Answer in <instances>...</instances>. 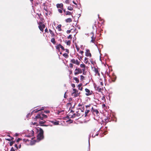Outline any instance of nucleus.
<instances>
[{
	"label": "nucleus",
	"mask_w": 151,
	"mask_h": 151,
	"mask_svg": "<svg viewBox=\"0 0 151 151\" xmlns=\"http://www.w3.org/2000/svg\"><path fill=\"white\" fill-rule=\"evenodd\" d=\"M47 117V115L44 114L43 113H41L40 114H38L35 116V119H39L40 120H43L44 119H46Z\"/></svg>",
	"instance_id": "nucleus-1"
},
{
	"label": "nucleus",
	"mask_w": 151,
	"mask_h": 151,
	"mask_svg": "<svg viewBox=\"0 0 151 151\" xmlns=\"http://www.w3.org/2000/svg\"><path fill=\"white\" fill-rule=\"evenodd\" d=\"M79 109L81 110L77 112L76 116L81 118L84 115V111L81 108H79Z\"/></svg>",
	"instance_id": "nucleus-2"
},
{
	"label": "nucleus",
	"mask_w": 151,
	"mask_h": 151,
	"mask_svg": "<svg viewBox=\"0 0 151 151\" xmlns=\"http://www.w3.org/2000/svg\"><path fill=\"white\" fill-rule=\"evenodd\" d=\"M82 73V69L80 68H78L77 67H76V68L75 69L74 71V74L75 75H76L78 74L79 73Z\"/></svg>",
	"instance_id": "nucleus-3"
},
{
	"label": "nucleus",
	"mask_w": 151,
	"mask_h": 151,
	"mask_svg": "<svg viewBox=\"0 0 151 151\" xmlns=\"http://www.w3.org/2000/svg\"><path fill=\"white\" fill-rule=\"evenodd\" d=\"M70 62L78 65H80V62L78 60H75L74 59H73L71 60Z\"/></svg>",
	"instance_id": "nucleus-4"
},
{
	"label": "nucleus",
	"mask_w": 151,
	"mask_h": 151,
	"mask_svg": "<svg viewBox=\"0 0 151 151\" xmlns=\"http://www.w3.org/2000/svg\"><path fill=\"white\" fill-rule=\"evenodd\" d=\"M85 91L86 92V95L87 96H89L92 94V91H90V90L88 88H85Z\"/></svg>",
	"instance_id": "nucleus-5"
},
{
	"label": "nucleus",
	"mask_w": 151,
	"mask_h": 151,
	"mask_svg": "<svg viewBox=\"0 0 151 151\" xmlns=\"http://www.w3.org/2000/svg\"><path fill=\"white\" fill-rule=\"evenodd\" d=\"M86 52H85V55L87 57H91V55L90 52L89 50L88 49L86 50Z\"/></svg>",
	"instance_id": "nucleus-6"
},
{
	"label": "nucleus",
	"mask_w": 151,
	"mask_h": 151,
	"mask_svg": "<svg viewBox=\"0 0 151 151\" xmlns=\"http://www.w3.org/2000/svg\"><path fill=\"white\" fill-rule=\"evenodd\" d=\"M42 120V121L39 120V125L42 126H48V125L44 124L46 122V121L43 120Z\"/></svg>",
	"instance_id": "nucleus-7"
},
{
	"label": "nucleus",
	"mask_w": 151,
	"mask_h": 151,
	"mask_svg": "<svg viewBox=\"0 0 151 151\" xmlns=\"http://www.w3.org/2000/svg\"><path fill=\"white\" fill-rule=\"evenodd\" d=\"M93 71L95 73V75H97L98 76H100V73L99 72L98 68H96L95 67L93 68Z\"/></svg>",
	"instance_id": "nucleus-8"
},
{
	"label": "nucleus",
	"mask_w": 151,
	"mask_h": 151,
	"mask_svg": "<svg viewBox=\"0 0 151 151\" xmlns=\"http://www.w3.org/2000/svg\"><path fill=\"white\" fill-rule=\"evenodd\" d=\"M73 94H74V96L75 97L77 96H78L79 94L78 93V91H77L76 89L73 88Z\"/></svg>",
	"instance_id": "nucleus-9"
},
{
	"label": "nucleus",
	"mask_w": 151,
	"mask_h": 151,
	"mask_svg": "<svg viewBox=\"0 0 151 151\" xmlns=\"http://www.w3.org/2000/svg\"><path fill=\"white\" fill-rule=\"evenodd\" d=\"M76 116V114L75 113H74L72 115H70V113L67 116V117L68 118H73L75 117Z\"/></svg>",
	"instance_id": "nucleus-10"
},
{
	"label": "nucleus",
	"mask_w": 151,
	"mask_h": 151,
	"mask_svg": "<svg viewBox=\"0 0 151 151\" xmlns=\"http://www.w3.org/2000/svg\"><path fill=\"white\" fill-rule=\"evenodd\" d=\"M56 6L58 8H60L62 9H63V4L62 3L57 4Z\"/></svg>",
	"instance_id": "nucleus-11"
},
{
	"label": "nucleus",
	"mask_w": 151,
	"mask_h": 151,
	"mask_svg": "<svg viewBox=\"0 0 151 151\" xmlns=\"http://www.w3.org/2000/svg\"><path fill=\"white\" fill-rule=\"evenodd\" d=\"M91 111L93 113L95 112L96 115L99 114V112L98 110L94 109L93 107L91 109Z\"/></svg>",
	"instance_id": "nucleus-12"
},
{
	"label": "nucleus",
	"mask_w": 151,
	"mask_h": 151,
	"mask_svg": "<svg viewBox=\"0 0 151 151\" xmlns=\"http://www.w3.org/2000/svg\"><path fill=\"white\" fill-rule=\"evenodd\" d=\"M44 138V136L43 134H38L37 135V139L40 140L43 139Z\"/></svg>",
	"instance_id": "nucleus-13"
},
{
	"label": "nucleus",
	"mask_w": 151,
	"mask_h": 151,
	"mask_svg": "<svg viewBox=\"0 0 151 151\" xmlns=\"http://www.w3.org/2000/svg\"><path fill=\"white\" fill-rule=\"evenodd\" d=\"M42 24V23L41 22H40L39 23V25L38 26V27L41 31H42V32H43L44 31V29L42 27L41 25Z\"/></svg>",
	"instance_id": "nucleus-14"
},
{
	"label": "nucleus",
	"mask_w": 151,
	"mask_h": 151,
	"mask_svg": "<svg viewBox=\"0 0 151 151\" xmlns=\"http://www.w3.org/2000/svg\"><path fill=\"white\" fill-rule=\"evenodd\" d=\"M50 122L53 124L54 125H58L59 124V122L58 121H56L55 120V121H50Z\"/></svg>",
	"instance_id": "nucleus-15"
},
{
	"label": "nucleus",
	"mask_w": 151,
	"mask_h": 151,
	"mask_svg": "<svg viewBox=\"0 0 151 151\" xmlns=\"http://www.w3.org/2000/svg\"><path fill=\"white\" fill-rule=\"evenodd\" d=\"M101 86H99L98 87H96V90L97 91H98L99 92H101L102 89L103 88L102 87L101 88Z\"/></svg>",
	"instance_id": "nucleus-16"
},
{
	"label": "nucleus",
	"mask_w": 151,
	"mask_h": 151,
	"mask_svg": "<svg viewBox=\"0 0 151 151\" xmlns=\"http://www.w3.org/2000/svg\"><path fill=\"white\" fill-rule=\"evenodd\" d=\"M65 21L67 23H70L72 22V20L71 18H69L65 19Z\"/></svg>",
	"instance_id": "nucleus-17"
},
{
	"label": "nucleus",
	"mask_w": 151,
	"mask_h": 151,
	"mask_svg": "<svg viewBox=\"0 0 151 151\" xmlns=\"http://www.w3.org/2000/svg\"><path fill=\"white\" fill-rule=\"evenodd\" d=\"M78 106L80 107L79 108H81L83 110H84V106L83 104H78Z\"/></svg>",
	"instance_id": "nucleus-18"
},
{
	"label": "nucleus",
	"mask_w": 151,
	"mask_h": 151,
	"mask_svg": "<svg viewBox=\"0 0 151 151\" xmlns=\"http://www.w3.org/2000/svg\"><path fill=\"white\" fill-rule=\"evenodd\" d=\"M49 30L50 33L52 37H54L55 36V35L54 34V32L50 29H49Z\"/></svg>",
	"instance_id": "nucleus-19"
},
{
	"label": "nucleus",
	"mask_w": 151,
	"mask_h": 151,
	"mask_svg": "<svg viewBox=\"0 0 151 151\" xmlns=\"http://www.w3.org/2000/svg\"><path fill=\"white\" fill-rule=\"evenodd\" d=\"M51 42L54 45L56 44V41L54 37H53L51 39Z\"/></svg>",
	"instance_id": "nucleus-20"
},
{
	"label": "nucleus",
	"mask_w": 151,
	"mask_h": 151,
	"mask_svg": "<svg viewBox=\"0 0 151 151\" xmlns=\"http://www.w3.org/2000/svg\"><path fill=\"white\" fill-rule=\"evenodd\" d=\"M43 133L44 132L42 129L40 128L39 133L38 134H40L43 135Z\"/></svg>",
	"instance_id": "nucleus-21"
},
{
	"label": "nucleus",
	"mask_w": 151,
	"mask_h": 151,
	"mask_svg": "<svg viewBox=\"0 0 151 151\" xmlns=\"http://www.w3.org/2000/svg\"><path fill=\"white\" fill-rule=\"evenodd\" d=\"M90 112V110L88 109V110H87V109L84 114V115L85 114V117H86L87 116V114H88V113Z\"/></svg>",
	"instance_id": "nucleus-22"
},
{
	"label": "nucleus",
	"mask_w": 151,
	"mask_h": 151,
	"mask_svg": "<svg viewBox=\"0 0 151 151\" xmlns=\"http://www.w3.org/2000/svg\"><path fill=\"white\" fill-rule=\"evenodd\" d=\"M61 24H59L56 27V28L58 29L59 31H60L62 30L61 28Z\"/></svg>",
	"instance_id": "nucleus-23"
},
{
	"label": "nucleus",
	"mask_w": 151,
	"mask_h": 151,
	"mask_svg": "<svg viewBox=\"0 0 151 151\" xmlns=\"http://www.w3.org/2000/svg\"><path fill=\"white\" fill-rule=\"evenodd\" d=\"M65 14L66 15H71L72 16V13L71 12H69V11H67L66 12V13H65Z\"/></svg>",
	"instance_id": "nucleus-24"
},
{
	"label": "nucleus",
	"mask_w": 151,
	"mask_h": 151,
	"mask_svg": "<svg viewBox=\"0 0 151 151\" xmlns=\"http://www.w3.org/2000/svg\"><path fill=\"white\" fill-rule=\"evenodd\" d=\"M73 80H75L76 81V82L78 83H79V80L76 77H74L73 78Z\"/></svg>",
	"instance_id": "nucleus-25"
},
{
	"label": "nucleus",
	"mask_w": 151,
	"mask_h": 151,
	"mask_svg": "<svg viewBox=\"0 0 151 151\" xmlns=\"http://www.w3.org/2000/svg\"><path fill=\"white\" fill-rule=\"evenodd\" d=\"M71 40H69L67 41L65 43L66 44V45L68 46H70L71 44Z\"/></svg>",
	"instance_id": "nucleus-26"
},
{
	"label": "nucleus",
	"mask_w": 151,
	"mask_h": 151,
	"mask_svg": "<svg viewBox=\"0 0 151 151\" xmlns=\"http://www.w3.org/2000/svg\"><path fill=\"white\" fill-rule=\"evenodd\" d=\"M63 55L65 58H67L68 57V54L67 53H64L63 54Z\"/></svg>",
	"instance_id": "nucleus-27"
},
{
	"label": "nucleus",
	"mask_w": 151,
	"mask_h": 151,
	"mask_svg": "<svg viewBox=\"0 0 151 151\" xmlns=\"http://www.w3.org/2000/svg\"><path fill=\"white\" fill-rule=\"evenodd\" d=\"M82 72H83V75H86V71H85V68H83L82 69Z\"/></svg>",
	"instance_id": "nucleus-28"
},
{
	"label": "nucleus",
	"mask_w": 151,
	"mask_h": 151,
	"mask_svg": "<svg viewBox=\"0 0 151 151\" xmlns=\"http://www.w3.org/2000/svg\"><path fill=\"white\" fill-rule=\"evenodd\" d=\"M43 109H44L43 107H42V109H40L39 110H35L34 111H35V113H37L39 111H40Z\"/></svg>",
	"instance_id": "nucleus-29"
},
{
	"label": "nucleus",
	"mask_w": 151,
	"mask_h": 151,
	"mask_svg": "<svg viewBox=\"0 0 151 151\" xmlns=\"http://www.w3.org/2000/svg\"><path fill=\"white\" fill-rule=\"evenodd\" d=\"M80 66L81 68H85L86 67V65L85 64H81L80 65Z\"/></svg>",
	"instance_id": "nucleus-30"
},
{
	"label": "nucleus",
	"mask_w": 151,
	"mask_h": 151,
	"mask_svg": "<svg viewBox=\"0 0 151 151\" xmlns=\"http://www.w3.org/2000/svg\"><path fill=\"white\" fill-rule=\"evenodd\" d=\"M59 46H60V48L63 50H65V49L64 48V47L61 44H59Z\"/></svg>",
	"instance_id": "nucleus-31"
},
{
	"label": "nucleus",
	"mask_w": 151,
	"mask_h": 151,
	"mask_svg": "<svg viewBox=\"0 0 151 151\" xmlns=\"http://www.w3.org/2000/svg\"><path fill=\"white\" fill-rule=\"evenodd\" d=\"M57 50H60V46H59V44L57 45V46H55Z\"/></svg>",
	"instance_id": "nucleus-32"
},
{
	"label": "nucleus",
	"mask_w": 151,
	"mask_h": 151,
	"mask_svg": "<svg viewBox=\"0 0 151 151\" xmlns=\"http://www.w3.org/2000/svg\"><path fill=\"white\" fill-rule=\"evenodd\" d=\"M68 9L69 10L72 11L73 10V8L71 6H68Z\"/></svg>",
	"instance_id": "nucleus-33"
},
{
	"label": "nucleus",
	"mask_w": 151,
	"mask_h": 151,
	"mask_svg": "<svg viewBox=\"0 0 151 151\" xmlns=\"http://www.w3.org/2000/svg\"><path fill=\"white\" fill-rule=\"evenodd\" d=\"M15 142L14 141H12L11 142L9 143V145L10 146H12V145L13 144H14Z\"/></svg>",
	"instance_id": "nucleus-34"
},
{
	"label": "nucleus",
	"mask_w": 151,
	"mask_h": 151,
	"mask_svg": "<svg viewBox=\"0 0 151 151\" xmlns=\"http://www.w3.org/2000/svg\"><path fill=\"white\" fill-rule=\"evenodd\" d=\"M80 78H81L80 79L81 81H83L84 79V76H83L81 75L80 76Z\"/></svg>",
	"instance_id": "nucleus-35"
},
{
	"label": "nucleus",
	"mask_w": 151,
	"mask_h": 151,
	"mask_svg": "<svg viewBox=\"0 0 151 151\" xmlns=\"http://www.w3.org/2000/svg\"><path fill=\"white\" fill-rule=\"evenodd\" d=\"M67 38L68 39H70L71 40L72 38V36L71 35H69L68 36V37Z\"/></svg>",
	"instance_id": "nucleus-36"
},
{
	"label": "nucleus",
	"mask_w": 151,
	"mask_h": 151,
	"mask_svg": "<svg viewBox=\"0 0 151 151\" xmlns=\"http://www.w3.org/2000/svg\"><path fill=\"white\" fill-rule=\"evenodd\" d=\"M88 58H86V57H85V62L86 63H87L88 62Z\"/></svg>",
	"instance_id": "nucleus-37"
},
{
	"label": "nucleus",
	"mask_w": 151,
	"mask_h": 151,
	"mask_svg": "<svg viewBox=\"0 0 151 151\" xmlns=\"http://www.w3.org/2000/svg\"><path fill=\"white\" fill-rule=\"evenodd\" d=\"M69 66L71 68H73V65L72 63H70L69 64Z\"/></svg>",
	"instance_id": "nucleus-38"
},
{
	"label": "nucleus",
	"mask_w": 151,
	"mask_h": 151,
	"mask_svg": "<svg viewBox=\"0 0 151 151\" xmlns=\"http://www.w3.org/2000/svg\"><path fill=\"white\" fill-rule=\"evenodd\" d=\"M14 146L16 147V149H15V150H18V147L17 144H16L14 145Z\"/></svg>",
	"instance_id": "nucleus-39"
},
{
	"label": "nucleus",
	"mask_w": 151,
	"mask_h": 151,
	"mask_svg": "<svg viewBox=\"0 0 151 151\" xmlns=\"http://www.w3.org/2000/svg\"><path fill=\"white\" fill-rule=\"evenodd\" d=\"M58 12L60 13H62L63 12V11L62 9H58Z\"/></svg>",
	"instance_id": "nucleus-40"
},
{
	"label": "nucleus",
	"mask_w": 151,
	"mask_h": 151,
	"mask_svg": "<svg viewBox=\"0 0 151 151\" xmlns=\"http://www.w3.org/2000/svg\"><path fill=\"white\" fill-rule=\"evenodd\" d=\"M34 132L33 130H32L31 131V136H33L34 134Z\"/></svg>",
	"instance_id": "nucleus-41"
},
{
	"label": "nucleus",
	"mask_w": 151,
	"mask_h": 151,
	"mask_svg": "<svg viewBox=\"0 0 151 151\" xmlns=\"http://www.w3.org/2000/svg\"><path fill=\"white\" fill-rule=\"evenodd\" d=\"M44 112L45 113H50V111L48 110L44 111Z\"/></svg>",
	"instance_id": "nucleus-42"
},
{
	"label": "nucleus",
	"mask_w": 151,
	"mask_h": 151,
	"mask_svg": "<svg viewBox=\"0 0 151 151\" xmlns=\"http://www.w3.org/2000/svg\"><path fill=\"white\" fill-rule=\"evenodd\" d=\"M91 38H92V40L91 41V42H93V43H94V42L95 41V39H93V37H91Z\"/></svg>",
	"instance_id": "nucleus-43"
},
{
	"label": "nucleus",
	"mask_w": 151,
	"mask_h": 151,
	"mask_svg": "<svg viewBox=\"0 0 151 151\" xmlns=\"http://www.w3.org/2000/svg\"><path fill=\"white\" fill-rule=\"evenodd\" d=\"M71 29L69 30H67L66 31V32L67 34H69L71 32Z\"/></svg>",
	"instance_id": "nucleus-44"
},
{
	"label": "nucleus",
	"mask_w": 151,
	"mask_h": 151,
	"mask_svg": "<svg viewBox=\"0 0 151 151\" xmlns=\"http://www.w3.org/2000/svg\"><path fill=\"white\" fill-rule=\"evenodd\" d=\"M65 3L67 4H68L69 3V0H66L65 1Z\"/></svg>",
	"instance_id": "nucleus-45"
},
{
	"label": "nucleus",
	"mask_w": 151,
	"mask_h": 151,
	"mask_svg": "<svg viewBox=\"0 0 151 151\" xmlns=\"http://www.w3.org/2000/svg\"><path fill=\"white\" fill-rule=\"evenodd\" d=\"M100 85H101V86H101L102 87V86H103V84H104L103 82L102 81H100Z\"/></svg>",
	"instance_id": "nucleus-46"
},
{
	"label": "nucleus",
	"mask_w": 151,
	"mask_h": 151,
	"mask_svg": "<svg viewBox=\"0 0 151 151\" xmlns=\"http://www.w3.org/2000/svg\"><path fill=\"white\" fill-rule=\"evenodd\" d=\"M71 86L73 88H74L75 87V86L74 84L72 83L71 85Z\"/></svg>",
	"instance_id": "nucleus-47"
},
{
	"label": "nucleus",
	"mask_w": 151,
	"mask_h": 151,
	"mask_svg": "<svg viewBox=\"0 0 151 151\" xmlns=\"http://www.w3.org/2000/svg\"><path fill=\"white\" fill-rule=\"evenodd\" d=\"M32 123L33 125H36L37 126L38 125V124L37 122H34V123L32 122Z\"/></svg>",
	"instance_id": "nucleus-48"
},
{
	"label": "nucleus",
	"mask_w": 151,
	"mask_h": 151,
	"mask_svg": "<svg viewBox=\"0 0 151 151\" xmlns=\"http://www.w3.org/2000/svg\"><path fill=\"white\" fill-rule=\"evenodd\" d=\"M21 140V139H20V138H18V139L16 141L17 142H19V141Z\"/></svg>",
	"instance_id": "nucleus-49"
},
{
	"label": "nucleus",
	"mask_w": 151,
	"mask_h": 151,
	"mask_svg": "<svg viewBox=\"0 0 151 151\" xmlns=\"http://www.w3.org/2000/svg\"><path fill=\"white\" fill-rule=\"evenodd\" d=\"M10 151H15V150L14 148L12 147L11 148Z\"/></svg>",
	"instance_id": "nucleus-50"
},
{
	"label": "nucleus",
	"mask_w": 151,
	"mask_h": 151,
	"mask_svg": "<svg viewBox=\"0 0 151 151\" xmlns=\"http://www.w3.org/2000/svg\"><path fill=\"white\" fill-rule=\"evenodd\" d=\"M82 84H79L78 85V88L79 89V88H81V86H82Z\"/></svg>",
	"instance_id": "nucleus-51"
},
{
	"label": "nucleus",
	"mask_w": 151,
	"mask_h": 151,
	"mask_svg": "<svg viewBox=\"0 0 151 151\" xmlns=\"http://www.w3.org/2000/svg\"><path fill=\"white\" fill-rule=\"evenodd\" d=\"M79 52L80 53H81L82 55H83V53H84V52L83 51H81Z\"/></svg>",
	"instance_id": "nucleus-52"
},
{
	"label": "nucleus",
	"mask_w": 151,
	"mask_h": 151,
	"mask_svg": "<svg viewBox=\"0 0 151 151\" xmlns=\"http://www.w3.org/2000/svg\"><path fill=\"white\" fill-rule=\"evenodd\" d=\"M65 50L66 52H67V53H69V50L68 49H65Z\"/></svg>",
	"instance_id": "nucleus-53"
},
{
	"label": "nucleus",
	"mask_w": 151,
	"mask_h": 151,
	"mask_svg": "<svg viewBox=\"0 0 151 151\" xmlns=\"http://www.w3.org/2000/svg\"><path fill=\"white\" fill-rule=\"evenodd\" d=\"M42 28L44 29L45 27V25L44 24H43L42 25Z\"/></svg>",
	"instance_id": "nucleus-54"
},
{
	"label": "nucleus",
	"mask_w": 151,
	"mask_h": 151,
	"mask_svg": "<svg viewBox=\"0 0 151 151\" xmlns=\"http://www.w3.org/2000/svg\"><path fill=\"white\" fill-rule=\"evenodd\" d=\"M45 32H47V33H48V29H47V28H46L45 29Z\"/></svg>",
	"instance_id": "nucleus-55"
},
{
	"label": "nucleus",
	"mask_w": 151,
	"mask_h": 151,
	"mask_svg": "<svg viewBox=\"0 0 151 151\" xmlns=\"http://www.w3.org/2000/svg\"><path fill=\"white\" fill-rule=\"evenodd\" d=\"M63 111V110H62V111H58V114H59L60 113H61V112Z\"/></svg>",
	"instance_id": "nucleus-56"
},
{
	"label": "nucleus",
	"mask_w": 151,
	"mask_h": 151,
	"mask_svg": "<svg viewBox=\"0 0 151 151\" xmlns=\"http://www.w3.org/2000/svg\"><path fill=\"white\" fill-rule=\"evenodd\" d=\"M75 46L76 48H78L79 47H78V45L77 44H76V43H75Z\"/></svg>",
	"instance_id": "nucleus-57"
},
{
	"label": "nucleus",
	"mask_w": 151,
	"mask_h": 151,
	"mask_svg": "<svg viewBox=\"0 0 151 151\" xmlns=\"http://www.w3.org/2000/svg\"><path fill=\"white\" fill-rule=\"evenodd\" d=\"M90 106V105L89 104V105H86V108H87L88 107H89Z\"/></svg>",
	"instance_id": "nucleus-58"
},
{
	"label": "nucleus",
	"mask_w": 151,
	"mask_h": 151,
	"mask_svg": "<svg viewBox=\"0 0 151 151\" xmlns=\"http://www.w3.org/2000/svg\"><path fill=\"white\" fill-rule=\"evenodd\" d=\"M96 136V135L95 134H94V133H93V135H92V137H94Z\"/></svg>",
	"instance_id": "nucleus-59"
},
{
	"label": "nucleus",
	"mask_w": 151,
	"mask_h": 151,
	"mask_svg": "<svg viewBox=\"0 0 151 151\" xmlns=\"http://www.w3.org/2000/svg\"><path fill=\"white\" fill-rule=\"evenodd\" d=\"M6 140H8V141H11V139H6Z\"/></svg>",
	"instance_id": "nucleus-60"
},
{
	"label": "nucleus",
	"mask_w": 151,
	"mask_h": 151,
	"mask_svg": "<svg viewBox=\"0 0 151 151\" xmlns=\"http://www.w3.org/2000/svg\"><path fill=\"white\" fill-rule=\"evenodd\" d=\"M76 49L77 50V51H78L79 50H80V48L79 47H78V48H76Z\"/></svg>",
	"instance_id": "nucleus-61"
},
{
	"label": "nucleus",
	"mask_w": 151,
	"mask_h": 151,
	"mask_svg": "<svg viewBox=\"0 0 151 151\" xmlns=\"http://www.w3.org/2000/svg\"><path fill=\"white\" fill-rule=\"evenodd\" d=\"M74 112V111H73V110H71L70 112V113H72V114H73V113Z\"/></svg>",
	"instance_id": "nucleus-62"
},
{
	"label": "nucleus",
	"mask_w": 151,
	"mask_h": 151,
	"mask_svg": "<svg viewBox=\"0 0 151 151\" xmlns=\"http://www.w3.org/2000/svg\"><path fill=\"white\" fill-rule=\"evenodd\" d=\"M62 10H63L64 12V13H66V12L67 11H66L65 10V9H62Z\"/></svg>",
	"instance_id": "nucleus-63"
},
{
	"label": "nucleus",
	"mask_w": 151,
	"mask_h": 151,
	"mask_svg": "<svg viewBox=\"0 0 151 151\" xmlns=\"http://www.w3.org/2000/svg\"><path fill=\"white\" fill-rule=\"evenodd\" d=\"M83 89V88L82 87H81V88H79V89L81 91H82Z\"/></svg>",
	"instance_id": "nucleus-64"
}]
</instances>
